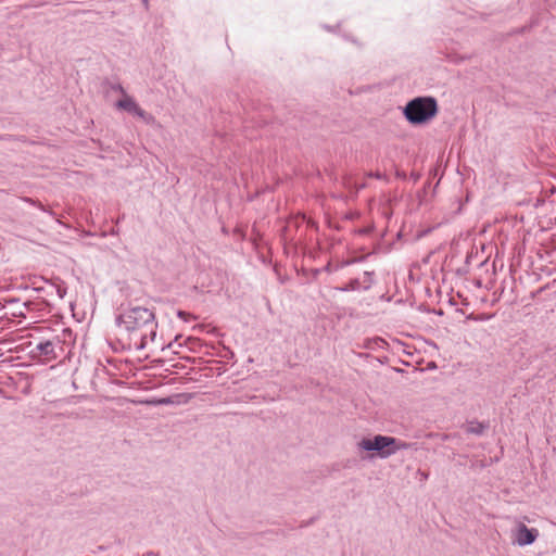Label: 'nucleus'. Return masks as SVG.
I'll use <instances>...</instances> for the list:
<instances>
[{
	"label": "nucleus",
	"instance_id": "nucleus-1",
	"mask_svg": "<svg viewBox=\"0 0 556 556\" xmlns=\"http://www.w3.org/2000/svg\"><path fill=\"white\" fill-rule=\"evenodd\" d=\"M118 325L130 333L141 332L146 328L152 329L154 313L148 307L131 305L119 315Z\"/></svg>",
	"mask_w": 556,
	"mask_h": 556
},
{
	"label": "nucleus",
	"instance_id": "nucleus-7",
	"mask_svg": "<svg viewBox=\"0 0 556 556\" xmlns=\"http://www.w3.org/2000/svg\"><path fill=\"white\" fill-rule=\"evenodd\" d=\"M178 316H179L181 319L187 320V318L190 316V314H189V313H186V312H184V311H179V312H178Z\"/></svg>",
	"mask_w": 556,
	"mask_h": 556
},
{
	"label": "nucleus",
	"instance_id": "nucleus-8",
	"mask_svg": "<svg viewBox=\"0 0 556 556\" xmlns=\"http://www.w3.org/2000/svg\"><path fill=\"white\" fill-rule=\"evenodd\" d=\"M160 403L167 404V403H170V401L168 399H163V400L160 401Z\"/></svg>",
	"mask_w": 556,
	"mask_h": 556
},
{
	"label": "nucleus",
	"instance_id": "nucleus-5",
	"mask_svg": "<svg viewBox=\"0 0 556 556\" xmlns=\"http://www.w3.org/2000/svg\"><path fill=\"white\" fill-rule=\"evenodd\" d=\"M539 535L536 529H529L523 523H520L517 529L516 542L523 546L532 544Z\"/></svg>",
	"mask_w": 556,
	"mask_h": 556
},
{
	"label": "nucleus",
	"instance_id": "nucleus-9",
	"mask_svg": "<svg viewBox=\"0 0 556 556\" xmlns=\"http://www.w3.org/2000/svg\"><path fill=\"white\" fill-rule=\"evenodd\" d=\"M144 3H148V0H143Z\"/></svg>",
	"mask_w": 556,
	"mask_h": 556
},
{
	"label": "nucleus",
	"instance_id": "nucleus-6",
	"mask_svg": "<svg viewBox=\"0 0 556 556\" xmlns=\"http://www.w3.org/2000/svg\"><path fill=\"white\" fill-rule=\"evenodd\" d=\"M38 350L47 359L55 358L54 344L52 341H45L38 344Z\"/></svg>",
	"mask_w": 556,
	"mask_h": 556
},
{
	"label": "nucleus",
	"instance_id": "nucleus-2",
	"mask_svg": "<svg viewBox=\"0 0 556 556\" xmlns=\"http://www.w3.org/2000/svg\"><path fill=\"white\" fill-rule=\"evenodd\" d=\"M437 102L432 98H416L407 103L405 116L412 124H422L435 116Z\"/></svg>",
	"mask_w": 556,
	"mask_h": 556
},
{
	"label": "nucleus",
	"instance_id": "nucleus-4",
	"mask_svg": "<svg viewBox=\"0 0 556 556\" xmlns=\"http://www.w3.org/2000/svg\"><path fill=\"white\" fill-rule=\"evenodd\" d=\"M117 108L118 109H122V110H125V111H128L135 115H137L138 117L144 119V121H149L151 118V116H149L136 102L132 98L128 97V96H125L123 99H121L118 102H117Z\"/></svg>",
	"mask_w": 556,
	"mask_h": 556
},
{
	"label": "nucleus",
	"instance_id": "nucleus-3",
	"mask_svg": "<svg viewBox=\"0 0 556 556\" xmlns=\"http://www.w3.org/2000/svg\"><path fill=\"white\" fill-rule=\"evenodd\" d=\"M358 445L362 450L377 452L380 457H388L400 448L394 438L384 435L363 439Z\"/></svg>",
	"mask_w": 556,
	"mask_h": 556
}]
</instances>
